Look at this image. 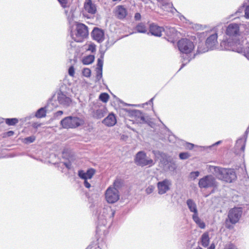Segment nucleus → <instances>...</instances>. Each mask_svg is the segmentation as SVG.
Masks as SVG:
<instances>
[{
    "mask_svg": "<svg viewBox=\"0 0 249 249\" xmlns=\"http://www.w3.org/2000/svg\"><path fill=\"white\" fill-rule=\"evenodd\" d=\"M194 145L191 143H188L187 144V147L189 149H192L194 147Z\"/></svg>",
    "mask_w": 249,
    "mask_h": 249,
    "instance_id": "obj_54",
    "label": "nucleus"
},
{
    "mask_svg": "<svg viewBox=\"0 0 249 249\" xmlns=\"http://www.w3.org/2000/svg\"><path fill=\"white\" fill-rule=\"evenodd\" d=\"M94 60V56L93 55H89L83 58L82 62L85 65H89L92 63Z\"/></svg>",
    "mask_w": 249,
    "mask_h": 249,
    "instance_id": "obj_29",
    "label": "nucleus"
},
{
    "mask_svg": "<svg viewBox=\"0 0 249 249\" xmlns=\"http://www.w3.org/2000/svg\"><path fill=\"white\" fill-rule=\"evenodd\" d=\"M109 95L107 93H102L100 94L99 99L104 103H107L109 99Z\"/></svg>",
    "mask_w": 249,
    "mask_h": 249,
    "instance_id": "obj_36",
    "label": "nucleus"
},
{
    "mask_svg": "<svg viewBox=\"0 0 249 249\" xmlns=\"http://www.w3.org/2000/svg\"><path fill=\"white\" fill-rule=\"evenodd\" d=\"M241 10L244 11V12H245L244 17H245V18L247 19H249V5H246V6H245V5H244V6L243 7H240L239 9V10L237 11V12L240 13V12H240Z\"/></svg>",
    "mask_w": 249,
    "mask_h": 249,
    "instance_id": "obj_32",
    "label": "nucleus"
},
{
    "mask_svg": "<svg viewBox=\"0 0 249 249\" xmlns=\"http://www.w3.org/2000/svg\"><path fill=\"white\" fill-rule=\"evenodd\" d=\"M154 189L155 187L153 185H150L146 188V193L147 194H150L154 191Z\"/></svg>",
    "mask_w": 249,
    "mask_h": 249,
    "instance_id": "obj_45",
    "label": "nucleus"
},
{
    "mask_svg": "<svg viewBox=\"0 0 249 249\" xmlns=\"http://www.w3.org/2000/svg\"><path fill=\"white\" fill-rule=\"evenodd\" d=\"M160 3V6L164 11L173 12V10H176L173 7V4L171 3L169 0H157Z\"/></svg>",
    "mask_w": 249,
    "mask_h": 249,
    "instance_id": "obj_20",
    "label": "nucleus"
},
{
    "mask_svg": "<svg viewBox=\"0 0 249 249\" xmlns=\"http://www.w3.org/2000/svg\"><path fill=\"white\" fill-rule=\"evenodd\" d=\"M192 218L197 225L201 229L205 228V224L202 221L198 216V213L196 214H193Z\"/></svg>",
    "mask_w": 249,
    "mask_h": 249,
    "instance_id": "obj_24",
    "label": "nucleus"
},
{
    "mask_svg": "<svg viewBox=\"0 0 249 249\" xmlns=\"http://www.w3.org/2000/svg\"><path fill=\"white\" fill-rule=\"evenodd\" d=\"M57 99L58 103L65 107H69L72 102L71 98L61 91L58 92Z\"/></svg>",
    "mask_w": 249,
    "mask_h": 249,
    "instance_id": "obj_14",
    "label": "nucleus"
},
{
    "mask_svg": "<svg viewBox=\"0 0 249 249\" xmlns=\"http://www.w3.org/2000/svg\"><path fill=\"white\" fill-rule=\"evenodd\" d=\"M178 47L179 51L186 54H190L194 49L193 42L187 38H182L178 42Z\"/></svg>",
    "mask_w": 249,
    "mask_h": 249,
    "instance_id": "obj_8",
    "label": "nucleus"
},
{
    "mask_svg": "<svg viewBox=\"0 0 249 249\" xmlns=\"http://www.w3.org/2000/svg\"><path fill=\"white\" fill-rule=\"evenodd\" d=\"M36 140V137L34 136H31L26 137L24 139V142L26 144H29L33 142Z\"/></svg>",
    "mask_w": 249,
    "mask_h": 249,
    "instance_id": "obj_40",
    "label": "nucleus"
},
{
    "mask_svg": "<svg viewBox=\"0 0 249 249\" xmlns=\"http://www.w3.org/2000/svg\"><path fill=\"white\" fill-rule=\"evenodd\" d=\"M198 187L200 189H216L218 186L216 178L211 175H206L199 179Z\"/></svg>",
    "mask_w": 249,
    "mask_h": 249,
    "instance_id": "obj_3",
    "label": "nucleus"
},
{
    "mask_svg": "<svg viewBox=\"0 0 249 249\" xmlns=\"http://www.w3.org/2000/svg\"><path fill=\"white\" fill-rule=\"evenodd\" d=\"M187 59H188V61L186 63H185V60L183 61V62L185 64L190 61V60L191 59V58H190V57H188Z\"/></svg>",
    "mask_w": 249,
    "mask_h": 249,
    "instance_id": "obj_58",
    "label": "nucleus"
},
{
    "mask_svg": "<svg viewBox=\"0 0 249 249\" xmlns=\"http://www.w3.org/2000/svg\"><path fill=\"white\" fill-rule=\"evenodd\" d=\"M200 175L199 171L192 172L190 173L189 178L192 180H195Z\"/></svg>",
    "mask_w": 249,
    "mask_h": 249,
    "instance_id": "obj_38",
    "label": "nucleus"
},
{
    "mask_svg": "<svg viewBox=\"0 0 249 249\" xmlns=\"http://www.w3.org/2000/svg\"><path fill=\"white\" fill-rule=\"evenodd\" d=\"M63 164L65 165L67 168H68V169H71V165L70 162H64L63 163Z\"/></svg>",
    "mask_w": 249,
    "mask_h": 249,
    "instance_id": "obj_53",
    "label": "nucleus"
},
{
    "mask_svg": "<svg viewBox=\"0 0 249 249\" xmlns=\"http://www.w3.org/2000/svg\"><path fill=\"white\" fill-rule=\"evenodd\" d=\"M134 114L138 117V118L140 119L139 121L142 122L144 121V116L141 111L139 110H135L134 112Z\"/></svg>",
    "mask_w": 249,
    "mask_h": 249,
    "instance_id": "obj_39",
    "label": "nucleus"
},
{
    "mask_svg": "<svg viewBox=\"0 0 249 249\" xmlns=\"http://www.w3.org/2000/svg\"><path fill=\"white\" fill-rule=\"evenodd\" d=\"M235 148L236 149H240L242 151H244L245 148V141H244L243 139H238L236 142Z\"/></svg>",
    "mask_w": 249,
    "mask_h": 249,
    "instance_id": "obj_30",
    "label": "nucleus"
},
{
    "mask_svg": "<svg viewBox=\"0 0 249 249\" xmlns=\"http://www.w3.org/2000/svg\"><path fill=\"white\" fill-rule=\"evenodd\" d=\"M141 14L140 13H137L135 14V18L136 20H139L141 19Z\"/></svg>",
    "mask_w": 249,
    "mask_h": 249,
    "instance_id": "obj_52",
    "label": "nucleus"
},
{
    "mask_svg": "<svg viewBox=\"0 0 249 249\" xmlns=\"http://www.w3.org/2000/svg\"><path fill=\"white\" fill-rule=\"evenodd\" d=\"M105 197L109 203H114L117 202L120 197L118 190L113 188L111 186H109L106 191Z\"/></svg>",
    "mask_w": 249,
    "mask_h": 249,
    "instance_id": "obj_9",
    "label": "nucleus"
},
{
    "mask_svg": "<svg viewBox=\"0 0 249 249\" xmlns=\"http://www.w3.org/2000/svg\"><path fill=\"white\" fill-rule=\"evenodd\" d=\"M84 184L87 188H89L91 186L90 184L88 181V180H84Z\"/></svg>",
    "mask_w": 249,
    "mask_h": 249,
    "instance_id": "obj_50",
    "label": "nucleus"
},
{
    "mask_svg": "<svg viewBox=\"0 0 249 249\" xmlns=\"http://www.w3.org/2000/svg\"><path fill=\"white\" fill-rule=\"evenodd\" d=\"M240 25L238 23H231L227 26L226 34L229 37L224 39L221 43V46L224 49L234 52L241 51V47L247 41L241 40L242 32Z\"/></svg>",
    "mask_w": 249,
    "mask_h": 249,
    "instance_id": "obj_1",
    "label": "nucleus"
},
{
    "mask_svg": "<svg viewBox=\"0 0 249 249\" xmlns=\"http://www.w3.org/2000/svg\"><path fill=\"white\" fill-rule=\"evenodd\" d=\"M87 50L93 53L96 50V46L94 44H90L88 45Z\"/></svg>",
    "mask_w": 249,
    "mask_h": 249,
    "instance_id": "obj_46",
    "label": "nucleus"
},
{
    "mask_svg": "<svg viewBox=\"0 0 249 249\" xmlns=\"http://www.w3.org/2000/svg\"><path fill=\"white\" fill-rule=\"evenodd\" d=\"M242 212V209L240 207H234L231 209L228 215L230 222L232 224L238 222L241 217Z\"/></svg>",
    "mask_w": 249,
    "mask_h": 249,
    "instance_id": "obj_10",
    "label": "nucleus"
},
{
    "mask_svg": "<svg viewBox=\"0 0 249 249\" xmlns=\"http://www.w3.org/2000/svg\"><path fill=\"white\" fill-rule=\"evenodd\" d=\"M217 43V35L216 33L213 34L208 37L206 40V45L207 49L201 50L200 48L198 47V51L199 53H202L207 52L209 50H213L216 47Z\"/></svg>",
    "mask_w": 249,
    "mask_h": 249,
    "instance_id": "obj_11",
    "label": "nucleus"
},
{
    "mask_svg": "<svg viewBox=\"0 0 249 249\" xmlns=\"http://www.w3.org/2000/svg\"><path fill=\"white\" fill-rule=\"evenodd\" d=\"M185 64L183 63V64L182 65V66H181V68H179V70H181V68H182L185 66Z\"/></svg>",
    "mask_w": 249,
    "mask_h": 249,
    "instance_id": "obj_61",
    "label": "nucleus"
},
{
    "mask_svg": "<svg viewBox=\"0 0 249 249\" xmlns=\"http://www.w3.org/2000/svg\"><path fill=\"white\" fill-rule=\"evenodd\" d=\"M84 10L89 14L93 15L96 12V7L91 0H86L84 3Z\"/></svg>",
    "mask_w": 249,
    "mask_h": 249,
    "instance_id": "obj_18",
    "label": "nucleus"
},
{
    "mask_svg": "<svg viewBox=\"0 0 249 249\" xmlns=\"http://www.w3.org/2000/svg\"><path fill=\"white\" fill-rule=\"evenodd\" d=\"M82 73L84 76L89 77L91 74V71L89 69L86 68L83 70Z\"/></svg>",
    "mask_w": 249,
    "mask_h": 249,
    "instance_id": "obj_42",
    "label": "nucleus"
},
{
    "mask_svg": "<svg viewBox=\"0 0 249 249\" xmlns=\"http://www.w3.org/2000/svg\"><path fill=\"white\" fill-rule=\"evenodd\" d=\"M95 249H101L100 247L98 246L97 247H96Z\"/></svg>",
    "mask_w": 249,
    "mask_h": 249,
    "instance_id": "obj_63",
    "label": "nucleus"
},
{
    "mask_svg": "<svg viewBox=\"0 0 249 249\" xmlns=\"http://www.w3.org/2000/svg\"><path fill=\"white\" fill-rule=\"evenodd\" d=\"M63 114V112L62 111H58L54 114V117H57L58 116H61Z\"/></svg>",
    "mask_w": 249,
    "mask_h": 249,
    "instance_id": "obj_51",
    "label": "nucleus"
},
{
    "mask_svg": "<svg viewBox=\"0 0 249 249\" xmlns=\"http://www.w3.org/2000/svg\"><path fill=\"white\" fill-rule=\"evenodd\" d=\"M88 35L87 26L83 23H78L76 25V33L75 35L71 34V36L75 41L81 42Z\"/></svg>",
    "mask_w": 249,
    "mask_h": 249,
    "instance_id": "obj_7",
    "label": "nucleus"
},
{
    "mask_svg": "<svg viewBox=\"0 0 249 249\" xmlns=\"http://www.w3.org/2000/svg\"><path fill=\"white\" fill-rule=\"evenodd\" d=\"M114 212L110 207H106L102 208L98 215V222L97 229H99L100 227L105 226L107 224L108 219L113 217Z\"/></svg>",
    "mask_w": 249,
    "mask_h": 249,
    "instance_id": "obj_4",
    "label": "nucleus"
},
{
    "mask_svg": "<svg viewBox=\"0 0 249 249\" xmlns=\"http://www.w3.org/2000/svg\"><path fill=\"white\" fill-rule=\"evenodd\" d=\"M95 172V170L92 168L88 170L86 172H84L83 170H79L78 171V176L82 179L88 180L92 178Z\"/></svg>",
    "mask_w": 249,
    "mask_h": 249,
    "instance_id": "obj_17",
    "label": "nucleus"
},
{
    "mask_svg": "<svg viewBox=\"0 0 249 249\" xmlns=\"http://www.w3.org/2000/svg\"><path fill=\"white\" fill-rule=\"evenodd\" d=\"M115 14L119 19L125 18L127 14L126 9L123 5H119L116 7Z\"/></svg>",
    "mask_w": 249,
    "mask_h": 249,
    "instance_id": "obj_19",
    "label": "nucleus"
},
{
    "mask_svg": "<svg viewBox=\"0 0 249 249\" xmlns=\"http://www.w3.org/2000/svg\"><path fill=\"white\" fill-rule=\"evenodd\" d=\"M221 143V141H219L217 142H215V143H214L213 144V145H218L219 144H220Z\"/></svg>",
    "mask_w": 249,
    "mask_h": 249,
    "instance_id": "obj_57",
    "label": "nucleus"
},
{
    "mask_svg": "<svg viewBox=\"0 0 249 249\" xmlns=\"http://www.w3.org/2000/svg\"><path fill=\"white\" fill-rule=\"evenodd\" d=\"M172 138H174V136L171 135V136H170L169 137V138H168V139H169V141L170 142L173 141V140H173V139H172Z\"/></svg>",
    "mask_w": 249,
    "mask_h": 249,
    "instance_id": "obj_56",
    "label": "nucleus"
},
{
    "mask_svg": "<svg viewBox=\"0 0 249 249\" xmlns=\"http://www.w3.org/2000/svg\"><path fill=\"white\" fill-rule=\"evenodd\" d=\"M179 18L183 22H185L186 23H188L189 24H191L192 22H191L189 20L187 19L183 15H180Z\"/></svg>",
    "mask_w": 249,
    "mask_h": 249,
    "instance_id": "obj_48",
    "label": "nucleus"
},
{
    "mask_svg": "<svg viewBox=\"0 0 249 249\" xmlns=\"http://www.w3.org/2000/svg\"><path fill=\"white\" fill-rule=\"evenodd\" d=\"M241 51H235L237 53L243 54L249 60V43L248 41L241 47Z\"/></svg>",
    "mask_w": 249,
    "mask_h": 249,
    "instance_id": "obj_23",
    "label": "nucleus"
},
{
    "mask_svg": "<svg viewBox=\"0 0 249 249\" xmlns=\"http://www.w3.org/2000/svg\"><path fill=\"white\" fill-rule=\"evenodd\" d=\"M209 234L207 233H203L201 236L202 245L204 247L208 246L209 244Z\"/></svg>",
    "mask_w": 249,
    "mask_h": 249,
    "instance_id": "obj_27",
    "label": "nucleus"
},
{
    "mask_svg": "<svg viewBox=\"0 0 249 249\" xmlns=\"http://www.w3.org/2000/svg\"><path fill=\"white\" fill-rule=\"evenodd\" d=\"M103 58L104 56L103 54L101 55L100 58L98 59L97 60V69H102L103 70Z\"/></svg>",
    "mask_w": 249,
    "mask_h": 249,
    "instance_id": "obj_37",
    "label": "nucleus"
},
{
    "mask_svg": "<svg viewBox=\"0 0 249 249\" xmlns=\"http://www.w3.org/2000/svg\"><path fill=\"white\" fill-rule=\"evenodd\" d=\"M74 9L72 7L69 12L67 10H65V14L67 16L68 20L70 24L72 23L74 19Z\"/></svg>",
    "mask_w": 249,
    "mask_h": 249,
    "instance_id": "obj_26",
    "label": "nucleus"
},
{
    "mask_svg": "<svg viewBox=\"0 0 249 249\" xmlns=\"http://www.w3.org/2000/svg\"><path fill=\"white\" fill-rule=\"evenodd\" d=\"M68 72H69V74L71 76L73 77L74 76L75 70H74L73 66H71L69 68Z\"/></svg>",
    "mask_w": 249,
    "mask_h": 249,
    "instance_id": "obj_47",
    "label": "nucleus"
},
{
    "mask_svg": "<svg viewBox=\"0 0 249 249\" xmlns=\"http://www.w3.org/2000/svg\"><path fill=\"white\" fill-rule=\"evenodd\" d=\"M102 69H96V79L97 81H99L102 77Z\"/></svg>",
    "mask_w": 249,
    "mask_h": 249,
    "instance_id": "obj_41",
    "label": "nucleus"
},
{
    "mask_svg": "<svg viewBox=\"0 0 249 249\" xmlns=\"http://www.w3.org/2000/svg\"><path fill=\"white\" fill-rule=\"evenodd\" d=\"M92 36L93 39L98 42H102L104 40V33L102 30L98 28L94 29Z\"/></svg>",
    "mask_w": 249,
    "mask_h": 249,
    "instance_id": "obj_16",
    "label": "nucleus"
},
{
    "mask_svg": "<svg viewBox=\"0 0 249 249\" xmlns=\"http://www.w3.org/2000/svg\"><path fill=\"white\" fill-rule=\"evenodd\" d=\"M82 119L75 116H68L64 118L60 122V124L64 128H73L83 124Z\"/></svg>",
    "mask_w": 249,
    "mask_h": 249,
    "instance_id": "obj_5",
    "label": "nucleus"
},
{
    "mask_svg": "<svg viewBox=\"0 0 249 249\" xmlns=\"http://www.w3.org/2000/svg\"><path fill=\"white\" fill-rule=\"evenodd\" d=\"M18 122V119L17 118H8L5 120V123L8 125H14Z\"/></svg>",
    "mask_w": 249,
    "mask_h": 249,
    "instance_id": "obj_34",
    "label": "nucleus"
},
{
    "mask_svg": "<svg viewBox=\"0 0 249 249\" xmlns=\"http://www.w3.org/2000/svg\"><path fill=\"white\" fill-rule=\"evenodd\" d=\"M153 99H154L153 98H152V99H150V100L149 101V102H151V103H152L153 100Z\"/></svg>",
    "mask_w": 249,
    "mask_h": 249,
    "instance_id": "obj_62",
    "label": "nucleus"
},
{
    "mask_svg": "<svg viewBox=\"0 0 249 249\" xmlns=\"http://www.w3.org/2000/svg\"><path fill=\"white\" fill-rule=\"evenodd\" d=\"M176 168V165L174 163H169V164L166 166V170L174 171Z\"/></svg>",
    "mask_w": 249,
    "mask_h": 249,
    "instance_id": "obj_44",
    "label": "nucleus"
},
{
    "mask_svg": "<svg viewBox=\"0 0 249 249\" xmlns=\"http://www.w3.org/2000/svg\"><path fill=\"white\" fill-rule=\"evenodd\" d=\"M46 114V109L45 107H41L37 110L35 116L37 118L45 117Z\"/></svg>",
    "mask_w": 249,
    "mask_h": 249,
    "instance_id": "obj_28",
    "label": "nucleus"
},
{
    "mask_svg": "<svg viewBox=\"0 0 249 249\" xmlns=\"http://www.w3.org/2000/svg\"><path fill=\"white\" fill-rule=\"evenodd\" d=\"M172 185L170 179L165 178L157 183L158 192L159 195H163L170 190Z\"/></svg>",
    "mask_w": 249,
    "mask_h": 249,
    "instance_id": "obj_12",
    "label": "nucleus"
},
{
    "mask_svg": "<svg viewBox=\"0 0 249 249\" xmlns=\"http://www.w3.org/2000/svg\"><path fill=\"white\" fill-rule=\"evenodd\" d=\"M102 122L107 126H112L116 124L117 120L114 114L110 113L103 120Z\"/></svg>",
    "mask_w": 249,
    "mask_h": 249,
    "instance_id": "obj_21",
    "label": "nucleus"
},
{
    "mask_svg": "<svg viewBox=\"0 0 249 249\" xmlns=\"http://www.w3.org/2000/svg\"><path fill=\"white\" fill-rule=\"evenodd\" d=\"M186 204L190 211L193 213V214L198 213L197 206L196 202L192 199H188Z\"/></svg>",
    "mask_w": 249,
    "mask_h": 249,
    "instance_id": "obj_22",
    "label": "nucleus"
},
{
    "mask_svg": "<svg viewBox=\"0 0 249 249\" xmlns=\"http://www.w3.org/2000/svg\"><path fill=\"white\" fill-rule=\"evenodd\" d=\"M190 155L187 152L180 153L179 157L181 160H186L189 157Z\"/></svg>",
    "mask_w": 249,
    "mask_h": 249,
    "instance_id": "obj_43",
    "label": "nucleus"
},
{
    "mask_svg": "<svg viewBox=\"0 0 249 249\" xmlns=\"http://www.w3.org/2000/svg\"><path fill=\"white\" fill-rule=\"evenodd\" d=\"M39 125H40V124H37L36 123L33 124V127H37V126H38Z\"/></svg>",
    "mask_w": 249,
    "mask_h": 249,
    "instance_id": "obj_60",
    "label": "nucleus"
},
{
    "mask_svg": "<svg viewBox=\"0 0 249 249\" xmlns=\"http://www.w3.org/2000/svg\"><path fill=\"white\" fill-rule=\"evenodd\" d=\"M58 1L63 8L67 7V0H58Z\"/></svg>",
    "mask_w": 249,
    "mask_h": 249,
    "instance_id": "obj_49",
    "label": "nucleus"
},
{
    "mask_svg": "<svg viewBox=\"0 0 249 249\" xmlns=\"http://www.w3.org/2000/svg\"><path fill=\"white\" fill-rule=\"evenodd\" d=\"M164 29L162 27L154 24H150L149 26V32L152 35L156 36H161L162 33Z\"/></svg>",
    "mask_w": 249,
    "mask_h": 249,
    "instance_id": "obj_15",
    "label": "nucleus"
},
{
    "mask_svg": "<svg viewBox=\"0 0 249 249\" xmlns=\"http://www.w3.org/2000/svg\"><path fill=\"white\" fill-rule=\"evenodd\" d=\"M13 133H14L13 131H10L8 132L9 136L12 135V134H13Z\"/></svg>",
    "mask_w": 249,
    "mask_h": 249,
    "instance_id": "obj_59",
    "label": "nucleus"
},
{
    "mask_svg": "<svg viewBox=\"0 0 249 249\" xmlns=\"http://www.w3.org/2000/svg\"><path fill=\"white\" fill-rule=\"evenodd\" d=\"M123 185V181L120 178H116L114 181L113 186V188L118 190Z\"/></svg>",
    "mask_w": 249,
    "mask_h": 249,
    "instance_id": "obj_31",
    "label": "nucleus"
},
{
    "mask_svg": "<svg viewBox=\"0 0 249 249\" xmlns=\"http://www.w3.org/2000/svg\"><path fill=\"white\" fill-rule=\"evenodd\" d=\"M215 249V246L213 244H212L211 245V246L208 248V249Z\"/></svg>",
    "mask_w": 249,
    "mask_h": 249,
    "instance_id": "obj_55",
    "label": "nucleus"
},
{
    "mask_svg": "<svg viewBox=\"0 0 249 249\" xmlns=\"http://www.w3.org/2000/svg\"><path fill=\"white\" fill-rule=\"evenodd\" d=\"M89 247L87 248L86 249H89Z\"/></svg>",
    "mask_w": 249,
    "mask_h": 249,
    "instance_id": "obj_64",
    "label": "nucleus"
},
{
    "mask_svg": "<svg viewBox=\"0 0 249 249\" xmlns=\"http://www.w3.org/2000/svg\"><path fill=\"white\" fill-rule=\"evenodd\" d=\"M209 170L222 180L231 183L236 180L237 177L233 169L221 168L218 166L210 165Z\"/></svg>",
    "mask_w": 249,
    "mask_h": 249,
    "instance_id": "obj_2",
    "label": "nucleus"
},
{
    "mask_svg": "<svg viewBox=\"0 0 249 249\" xmlns=\"http://www.w3.org/2000/svg\"><path fill=\"white\" fill-rule=\"evenodd\" d=\"M134 160L137 165L142 167H150L155 164L154 160L148 158L146 153L143 151H139L136 154Z\"/></svg>",
    "mask_w": 249,
    "mask_h": 249,
    "instance_id": "obj_6",
    "label": "nucleus"
},
{
    "mask_svg": "<svg viewBox=\"0 0 249 249\" xmlns=\"http://www.w3.org/2000/svg\"><path fill=\"white\" fill-rule=\"evenodd\" d=\"M168 36H173L176 33V31L173 27H166V30L164 31Z\"/></svg>",
    "mask_w": 249,
    "mask_h": 249,
    "instance_id": "obj_35",
    "label": "nucleus"
},
{
    "mask_svg": "<svg viewBox=\"0 0 249 249\" xmlns=\"http://www.w3.org/2000/svg\"><path fill=\"white\" fill-rule=\"evenodd\" d=\"M136 32L135 33H146L147 32V28L144 23H139L136 27Z\"/></svg>",
    "mask_w": 249,
    "mask_h": 249,
    "instance_id": "obj_25",
    "label": "nucleus"
},
{
    "mask_svg": "<svg viewBox=\"0 0 249 249\" xmlns=\"http://www.w3.org/2000/svg\"><path fill=\"white\" fill-rule=\"evenodd\" d=\"M105 111L103 109H99L95 111L93 114V117L97 119H100L104 116Z\"/></svg>",
    "mask_w": 249,
    "mask_h": 249,
    "instance_id": "obj_33",
    "label": "nucleus"
},
{
    "mask_svg": "<svg viewBox=\"0 0 249 249\" xmlns=\"http://www.w3.org/2000/svg\"><path fill=\"white\" fill-rule=\"evenodd\" d=\"M155 158L156 159H160V164L162 167L164 171L166 170V166L169 164V161L168 160L167 155L159 151H153Z\"/></svg>",
    "mask_w": 249,
    "mask_h": 249,
    "instance_id": "obj_13",
    "label": "nucleus"
}]
</instances>
